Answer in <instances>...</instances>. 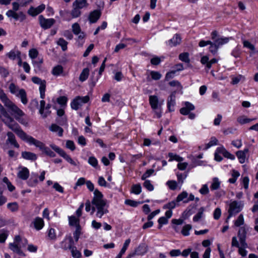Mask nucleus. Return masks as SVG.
I'll use <instances>...</instances> for the list:
<instances>
[{
  "mask_svg": "<svg viewBox=\"0 0 258 258\" xmlns=\"http://www.w3.org/2000/svg\"><path fill=\"white\" fill-rule=\"evenodd\" d=\"M88 163L94 168L97 167L98 161L97 159L94 156H91L89 158Z\"/></svg>",
  "mask_w": 258,
  "mask_h": 258,
  "instance_id": "obj_61",
  "label": "nucleus"
},
{
  "mask_svg": "<svg viewBox=\"0 0 258 258\" xmlns=\"http://www.w3.org/2000/svg\"><path fill=\"white\" fill-rule=\"evenodd\" d=\"M0 118L10 129L12 130L17 123L9 115L3 106L0 103Z\"/></svg>",
  "mask_w": 258,
  "mask_h": 258,
  "instance_id": "obj_4",
  "label": "nucleus"
},
{
  "mask_svg": "<svg viewBox=\"0 0 258 258\" xmlns=\"http://www.w3.org/2000/svg\"><path fill=\"white\" fill-rule=\"evenodd\" d=\"M81 234V227H78V228H76V230L73 233L74 237L76 242L78 241Z\"/></svg>",
  "mask_w": 258,
  "mask_h": 258,
  "instance_id": "obj_62",
  "label": "nucleus"
},
{
  "mask_svg": "<svg viewBox=\"0 0 258 258\" xmlns=\"http://www.w3.org/2000/svg\"><path fill=\"white\" fill-rule=\"evenodd\" d=\"M12 10H8L6 12V16L9 18H13L15 21L23 22L26 19V15L22 11L17 12L20 8V5L17 2L12 3Z\"/></svg>",
  "mask_w": 258,
  "mask_h": 258,
  "instance_id": "obj_3",
  "label": "nucleus"
},
{
  "mask_svg": "<svg viewBox=\"0 0 258 258\" xmlns=\"http://www.w3.org/2000/svg\"><path fill=\"white\" fill-rule=\"evenodd\" d=\"M168 156L170 158L169 159V162H171L173 160H175L178 162H181L183 160V158L179 155L174 154L173 153H169Z\"/></svg>",
  "mask_w": 258,
  "mask_h": 258,
  "instance_id": "obj_42",
  "label": "nucleus"
},
{
  "mask_svg": "<svg viewBox=\"0 0 258 258\" xmlns=\"http://www.w3.org/2000/svg\"><path fill=\"white\" fill-rule=\"evenodd\" d=\"M179 204L175 200L172 201L163 206V209L171 210L178 206Z\"/></svg>",
  "mask_w": 258,
  "mask_h": 258,
  "instance_id": "obj_39",
  "label": "nucleus"
},
{
  "mask_svg": "<svg viewBox=\"0 0 258 258\" xmlns=\"http://www.w3.org/2000/svg\"><path fill=\"white\" fill-rule=\"evenodd\" d=\"M101 15L100 11L96 10L91 12L89 16V20L90 23H96L100 18Z\"/></svg>",
  "mask_w": 258,
  "mask_h": 258,
  "instance_id": "obj_20",
  "label": "nucleus"
},
{
  "mask_svg": "<svg viewBox=\"0 0 258 258\" xmlns=\"http://www.w3.org/2000/svg\"><path fill=\"white\" fill-rule=\"evenodd\" d=\"M69 223L71 226H75L76 228L81 227L80 225V219L75 216H69Z\"/></svg>",
  "mask_w": 258,
  "mask_h": 258,
  "instance_id": "obj_31",
  "label": "nucleus"
},
{
  "mask_svg": "<svg viewBox=\"0 0 258 258\" xmlns=\"http://www.w3.org/2000/svg\"><path fill=\"white\" fill-rule=\"evenodd\" d=\"M248 149L245 148L243 151L239 150L236 152V155L240 163L242 164L245 162L246 154L248 152Z\"/></svg>",
  "mask_w": 258,
  "mask_h": 258,
  "instance_id": "obj_23",
  "label": "nucleus"
},
{
  "mask_svg": "<svg viewBox=\"0 0 258 258\" xmlns=\"http://www.w3.org/2000/svg\"><path fill=\"white\" fill-rule=\"evenodd\" d=\"M52 74L54 76H64L63 68L61 65L54 67L51 71Z\"/></svg>",
  "mask_w": 258,
  "mask_h": 258,
  "instance_id": "obj_30",
  "label": "nucleus"
},
{
  "mask_svg": "<svg viewBox=\"0 0 258 258\" xmlns=\"http://www.w3.org/2000/svg\"><path fill=\"white\" fill-rule=\"evenodd\" d=\"M149 101L152 109L154 110L158 109L164 103V100L160 102L158 96L156 95H150Z\"/></svg>",
  "mask_w": 258,
  "mask_h": 258,
  "instance_id": "obj_12",
  "label": "nucleus"
},
{
  "mask_svg": "<svg viewBox=\"0 0 258 258\" xmlns=\"http://www.w3.org/2000/svg\"><path fill=\"white\" fill-rule=\"evenodd\" d=\"M217 143L218 140L215 137H211L210 141L206 145L205 149L207 150L212 146L216 145Z\"/></svg>",
  "mask_w": 258,
  "mask_h": 258,
  "instance_id": "obj_54",
  "label": "nucleus"
},
{
  "mask_svg": "<svg viewBox=\"0 0 258 258\" xmlns=\"http://www.w3.org/2000/svg\"><path fill=\"white\" fill-rule=\"evenodd\" d=\"M192 226L190 224L184 225L181 230V233L184 236H188L190 234L189 231L191 229Z\"/></svg>",
  "mask_w": 258,
  "mask_h": 258,
  "instance_id": "obj_53",
  "label": "nucleus"
},
{
  "mask_svg": "<svg viewBox=\"0 0 258 258\" xmlns=\"http://www.w3.org/2000/svg\"><path fill=\"white\" fill-rule=\"evenodd\" d=\"M74 245V240L71 235L66 236L63 240L60 243L61 247L64 250H70Z\"/></svg>",
  "mask_w": 258,
  "mask_h": 258,
  "instance_id": "obj_14",
  "label": "nucleus"
},
{
  "mask_svg": "<svg viewBox=\"0 0 258 258\" xmlns=\"http://www.w3.org/2000/svg\"><path fill=\"white\" fill-rule=\"evenodd\" d=\"M38 19L40 26L44 29L50 28L55 22L54 19H46L42 15H40Z\"/></svg>",
  "mask_w": 258,
  "mask_h": 258,
  "instance_id": "obj_11",
  "label": "nucleus"
},
{
  "mask_svg": "<svg viewBox=\"0 0 258 258\" xmlns=\"http://www.w3.org/2000/svg\"><path fill=\"white\" fill-rule=\"evenodd\" d=\"M124 203L126 205H129L133 207H137L139 204H141V202H137L134 200H126L124 202Z\"/></svg>",
  "mask_w": 258,
  "mask_h": 258,
  "instance_id": "obj_63",
  "label": "nucleus"
},
{
  "mask_svg": "<svg viewBox=\"0 0 258 258\" xmlns=\"http://www.w3.org/2000/svg\"><path fill=\"white\" fill-rule=\"evenodd\" d=\"M16 97L21 99V101L23 104L25 105L28 103L27 94L24 89H21V90H20L19 93L17 95Z\"/></svg>",
  "mask_w": 258,
  "mask_h": 258,
  "instance_id": "obj_37",
  "label": "nucleus"
},
{
  "mask_svg": "<svg viewBox=\"0 0 258 258\" xmlns=\"http://www.w3.org/2000/svg\"><path fill=\"white\" fill-rule=\"evenodd\" d=\"M247 230L245 226L240 227L238 232V237L239 239L240 243H242L243 245L246 246V237Z\"/></svg>",
  "mask_w": 258,
  "mask_h": 258,
  "instance_id": "obj_17",
  "label": "nucleus"
},
{
  "mask_svg": "<svg viewBox=\"0 0 258 258\" xmlns=\"http://www.w3.org/2000/svg\"><path fill=\"white\" fill-rule=\"evenodd\" d=\"M175 104V94L172 93L167 99V107L170 111L174 110V107Z\"/></svg>",
  "mask_w": 258,
  "mask_h": 258,
  "instance_id": "obj_24",
  "label": "nucleus"
},
{
  "mask_svg": "<svg viewBox=\"0 0 258 258\" xmlns=\"http://www.w3.org/2000/svg\"><path fill=\"white\" fill-rule=\"evenodd\" d=\"M179 59L185 63H189L190 59L189 58V53L188 52H183L179 55Z\"/></svg>",
  "mask_w": 258,
  "mask_h": 258,
  "instance_id": "obj_50",
  "label": "nucleus"
},
{
  "mask_svg": "<svg viewBox=\"0 0 258 258\" xmlns=\"http://www.w3.org/2000/svg\"><path fill=\"white\" fill-rule=\"evenodd\" d=\"M0 99L5 106L10 109L15 104L7 97L4 91L0 94Z\"/></svg>",
  "mask_w": 258,
  "mask_h": 258,
  "instance_id": "obj_18",
  "label": "nucleus"
},
{
  "mask_svg": "<svg viewBox=\"0 0 258 258\" xmlns=\"http://www.w3.org/2000/svg\"><path fill=\"white\" fill-rule=\"evenodd\" d=\"M243 207V205L240 202H237L236 201L231 202L229 205L228 210V216L226 219V222H228L231 217L239 213L242 210Z\"/></svg>",
  "mask_w": 258,
  "mask_h": 258,
  "instance_id": "obj_5",
  "label": "nucleus"
},
{
  "mask_svg": "<svg viewBox=\"0 0 258 258\" xmlns=\"http://www.w3.org/2000/svg\"><path fill=\"white\" fill-rule=\"evenodd\" d=\"M9 248L14 252L18 253L19 255L25 256V254L21 249L18 244L15 243H10Z\"/></svg>",
  "mask_w": 258,
  "mask_h": 258,
  "instance_id": "obj_27",
  "label": "nucleus"
},
{
  "mask_svg": "<svg viewBox=\"0 0 258 258\" xmlns=\"http://www.w3.org/2000/svg\"><path fill=\"white\" fill-rule=\"evenodd\" d=\"M72 31L75 35H79L80 33L81 29L78 23H75L72 25Z\"/></svg>",
  "mask_w": 258,
  "mask_h": 258,
  "instance_id": "obj_57",
  "label": "nucleus"
},
{
  "mask_svg": "<svg viewBox=\"0 0 258 258\" xmlns=\"http://www.w3.org/2000/svg\"><path fill=\"white\" fill-rule=\"evenodd\" d=\"M181 42V37L179 36V35L176 34L174 35V36L172 38L170 39L167 42V44L170 47H173L175 46L178 44H179Z\"/></svg>",
  "mask_w": 258,
  "mask_h": 258,
  "instance_id": "obj_26",
  "label": "nucleus"
},
{
  "mask_svg": "<svg viewBox=\"0 0 258 258\" xmlns=\"http://www.w3.org/2000/svg\"><path fill=\"white\" fill-rule=\"evenodd\" d=\"M8 208L12 212H16L18 210L19 206L16 202L10 203L7 205Z\"/></svg>",
  "mask_w": 258,
  "mask_h": 258,
  "instance_id": "obj_55",
  "label": "nucleus"
},
{
  "mask_svg": "<svg viewBox=\"0 0 258 258\" xmlns=\"http://www.w3.org/2000/svg\"><path fill=\"white\" fill-rule=\"evenodd\" d=\"M88 5L87 0H75L73 4V7H77L80 9L87 7Z\"/></svg>",
  "mask_w": 258,
  "mask_h": 258,
  "instance_id": "obj_36",
  "label": "nucleus"
},
{
  "mask_svg": "<svg viewBox=\"0 0 258 258\" xmlns=\"http://www.w3.org/2000/svg\"><path fill=\"white\" fill-rule=\"evenodd\" d=\"M49 130L52 132L57 133L59 137H61L63 135V129L56 124H52L49 127Z\"/></svg>",
  "mask_w": 258,
  "mask_h": 258,
  "instance_id": "obj_35",
  "label": "nucleus"
},
{
  "mask_svg": "<svg viewBox=\"0 0 258 258\" xmlns=\"http://www.w3.org/2000/svg\"><path fill=\"white\" fill-rule=\"evenodd\" d=\"M166 185L168 186L169 189L172 190H175L177 187V182L175 180H168L166 183Z\"/></svg>",
  "mask_w": 258,
  "mask_h": 258,
  "instance_id": "obj_52",
  "label": "nucleus"
},
{
  "mask_svg": "<svg viewBox=\"0 0 258 258\" xmlns=\"http://www.w3.org/2000/svg\"><path fill=\"white\" fill-rule=\"evenodd\" d=\"M204 210L203 208L200 209L198 213L193 218V221L194 222H198L201 219L203 215Z\"/></svg>",
  "mask_w": 258,
  "mask_h": 258,
  "instance_id": "obj_59",
  "label": "nucleus"
},
{
  "mask_svg": "<svg viewBox=\"0 0 258 258\" xmlns=\"http://www.w3.org/2000/svg\"><path fill=\"white\" fill-rule=\"evenodd\" d=\"M150 75L153 80H159L162 77V75L158 72L152 71L150 72Z\"/></svg>",
  "mask_w": 258,
  "mask_h": 258,
  "instance_id": "obj_58",
  "label": "nucleus"
},
{
  "mask_svg": "<svg viewBox=\"0 0 258 258\" xmlns=\"http://www.w3.org/2000/svg\"><path fill=\"white\" fill-rule=\"evenodd\" d=\"M50 108L51 105L48 103L46 105L45 101L44 100V99H42V100L40 101L39 113L41 115L42 118H45L50 114Z\"/></svg>",
  "mask_w": 258,
  "mask_h": 258,
  "instance_id": "obj_9",
  "label": "nucleus"
},
{
  "mask_svg": "<svg viewBox=\"0 0 258 258\" xmlns=\"http://www.w3.org/2000/svg\"><path fill=\"white\" fill-rule=\"evenodd\" d=\"M255 119V118H248L244 115H242L239 116L237 118V121L240 124H243L247 123H249L251 121L254 120Z\"/></svg>",
  "mask_w": 258,
  "mask_h": 258,
  "instance_id": "obj_41",
  "label": "nucleus"
},
{
  "mask_svg": "<svg viewBox=\"0 0 258 258\" xmlns=\"http://www.w3.org/2000/svg\"><path fill=\"white\" fill-rule=\"evenodd\" d=\"M21 156L25 160H30L32 161H35L37 158V156L34 153L24 151L21 153Z\"/></svg>",
  "mask_w": 258,
  "mask_h": 258,
  "instance_id": "obj_22",
  "label": "nucleus"
},
{
  "mask_svg": "<svg viewBox=\"0 0 258 258\" xmlns=\"http://www.w3.org/2000/svg\"><path fill=\"white\" fill-rule=\"evenodd\" d=\"M32 81L36 84L39 85L40 97L41 99H44L45 96V92L46 89V81L44 80H41L37 77H33L32 78Z\"/></svg>",
  "mask_w": 258,
  "mask_h": 258,
  "instance_id": "obj_10",
  "label": "nucleus"
},
{
  "mask_svg": "<svg viewBox=\"0 0 258 258\" xmlns=\"http://www.w3.org/2000/svg\"><path fill=\"white\" fill-rule=\"evenodd\" d=\"M57 44L60 46L62 51H66L67 48L68 42L66 41L63 38H60L58 39L56 42Z\"/></svg>",
  "mask_w": 258,
  "mask_h": 258,
  "instance_id": "obj_44",
  "label": "nucleus"
},
{
  "mask_svg": "<svg viewBox=\"0 0 258 258\" xmlns=\"http://www.w3.org/2000/svg\"><path fill=\"white\" fill-rule=\"evenodd\" d=\"M94 197L91 201L92 205L91 214L96 212V217L101 218L104 214L108 213V208L106 200L103 199L102 193L96 189L94 191Z\"/></svg>",
  "mask_w": 258,
  "mask_h": 258,
  "instance_id": "obj_1",
  "label": "nucleus"
},
{
  "mask_svg": "<svg viewBox=\"0 0 258 258\" xmlns=\"http://www.w3.org/2000/svg\"><path fill=\"white\" fill-rule=\"evenodd\" d=\"M70 250L72 256L74 258H81L82 257L81 251L78 250L75 245L70 249Z\"/></svg>",
  "mask_w": 258,
  "mask_h": 258,
  "instance_id": "obj_46",
  "label": "nucleus"
},
{
  "mask_svg": "<svg viewBox=\"0 0 258 258\" xmlns=\"http://www.w3.org/2000/svg\"><path fill=\"white\" fill-rule=\"evenodd\" d=\"M50 147L55 151L57 153H58L61 157L63 158L67 161L70 163L71 164L77 166V164L72 158L71 157L68 155L62 149L56 146L54 144H51Z\"/></svg>",
  "mask_w": 258,
  "mask_h": 258,
  "instance_id": "obj_8",
  "label": "nucleus"
},
{
  "mask_svg": "<svg viewBox=\"0 0 258 258\" xmlns=\"http://www.w3.org/2000/svg\"><path fill=\"white\" fill-rule=\"evenodd\" d=\"M45 6L44 4H41L36 8H34L31 6L28 9L27 13L30 16L35 17L42 12L45 10Z\"/></svg>",
  "mask_w": 258,
  "mask_h": 258,
  "instance_id": "obj_15",
  "label": "nucleus"
},
{
  "mask_svg": "<svg viewBox=\"0 0 258 258\" xmlns=\"http://www.w3.org/2000/svg\"><path fill=\"white\" fill-rule=\"evenodd\" d=\"M188 197V193L185 191H183L182 192L179 194L176 198V200L179 203L180 202L182 201L184 203V201L187 199Z\"/></svg>",
  "mask_w": 258,
  "mask_h": 258,
  "instance_id": "obj_49",
  "label": "nucleus"
},
{
  "mask_svg": "<svg viewBox=\"0 0 258 258\" xmlns=\"http://www.w3.org/2000/svg\"><path fill=\"white\" fill-rule=\"evenodd\" d=\"M38 175L36 173L32 172L30 178L27 181V184L29 186L34 187L38 183Z\"/></svg>",
  "mask_w": 258,
  "mask_h": 258,
  "instance_id": "obj_25",
  "label": "nucleus"
},
{
  "mask_svg": "<svg viewBox=\"0 0 258 258\" xmlns=\"http://www.w3.org/2000/svg\"><path fill=\"white\" fill-rule=\"evenodd\" d=\"M132 193H133L135 195H139L142 192V187L140 184H133L131 188Z\"/></svg>",
  "mask_w": 258,
  "mask_h": 258,
  "instance_id": "obj_43",
  "label": "nucleus"
},
{
  "mask_svg": "<svg viewBox=\"0 0 258 258\" xmlns=\"http://www.w3.org/2000/svg\"><path fill=\"white\" fill-rule=\"evenodd\" d=\"M240 243V246L238 247V253L242 256H245L247 254V251L246 248L247 247V244L246 243V246L243 245L242 243Z\"/></svg>",
  "mask_w": 258,
  "mask_h": 258,
  "instance_id": "obj_47",
  "label": "nucleus"
},
{
  "mask_svg": "<svg viewBox=\"0 0 258 258\" xmlns=\"http://www.w3.org/2000/svg\"><path fill=\"white\" fill-rule=\"evenodd\" d=\"M10 109L13 112L17 119H18L19 117L25 115L24 112L15 104H14Z\"/></svg>",
  "mask_w": 258,
  "mask_h": 258,
  "instance_id": "obj_28",
  "label": "nucleus"
},
{
  "mask_svg": "<svg viewBox=\"0 0 258 258\" xmlns=\"http://www.w3.org/2000/svg\"><path fill=\"white\" fill-rule=\"evenodd\" d=\"M29 169L25 167H19L18 168V172L17 173V176L20 179L26 180H27L29 176Z\"/></svg>",
  "mask_w": 258,
  "mask_h": 258,
  "instance_id": "obj_16",
  "label": "nucleus"
},
{
  "mask_svg": "<svg viewBox=\"0 0 258 258\" xmlns=\"http://www.w3.org/2000/svg\"><path fill=\"white\" fill-rule=\"evenodd\" d=\"M148 246L145 243H141L135 250L136 255H143L148 251Z\"/></svg>",
  "mask_w": 258,
  "mask_h": 258,
  "instance_id": "obj_21",
  "label": "nucleus"
},
{
  "mask_svg": "<svg viewBox=\"0 0 258 258\" xmlns=\"http://www.w3.org/2000/svg\"><path fill=\"white\" fill-rule=\"evenodd\" d=\"M211 39L213 40L212 43H215L217 45V50L219 47L224 44L227 43L232 37H218V32L217 31H213L211 34Z\"/></svg>",
  "mask_w": 258,
  "mask_h": 258,
  "instance_id": "obj_6",
  "label": "nucleus"
},
{
  "mask_svg": "<svg viewBox=\"0 0 258 258\" xmlns=\"http://www.w3.org/2000/svg\"><path fill=\"white\" fill-rule=\"evenodd\" d=\"M89 75V69L88 68L84 69L80 75L79 80L82 82L86 81L88 79Z\"/></svg>",
  "mask_w": 258,
  "mask_h": 258,
  "instance_id": "obj_38",
  "label": "nucleus"
},
{
  "mask_svg": "<svg viewBox=\"0 0 258 258\" xmlns=\"http://www.w3.org/2000/svg\"><path fill=\"white\" fill-rule=\"evenodd\" d=\"M208 45H210V47L209 48V51L213 55H215L218 52L217 45H216L217 44L216 43H212V41L210 40L205 41L203 40H201L199 43V46L201 47L206 46Z\"/></svg>",
  "mask_w": 258,
  "mask_h": 258,
  "instance_id": "obj_13",
  "label": "nucleus"
},
{
  "mask_svg": "<svg viewBox=\"0 0 258 258\" xmlns=\"http://www.w3.org/2000/svg\"><path fill=\"white\" fill-rule=\"evenodd\" d=\"M9 235V231L5 229L0 231V242H5L8 236Z\"/></svg>",
  "mask_w": 258,
  "mask_h": 258,
  "instance_id": "obj_45",
  "label": "nucleus"
},
{
  "mask_svg": "<svg viewBox=\"0 0 258 258\" xmlns=\"http://www.w3.org/2000/svg\"><path fill=\"white\" fill-rule=\"evenodd\" d=\"M13 128L12 130L22 140L28 142L30 145H34L36 147L38 148L41 151H43L45 147L44 144L38 140H36L33 137L27 135L20 128L19 125L18 123L15 124L14 127Z\"/></svg>",
  "mask_w": 258,
  "mask_h": 258,
  "instance_id": "obj_2",
  "label": "nucleus"
},
{
  "mask_svg": "<svg viewBox=\"0 0 258 258\" xmlns=\"http://www.w3.org/2000/svg\"><path fill=\"white\" fill-rule=\"evenodd\" d=\"M32 224L33 225L34 228L38 231L43 228L44 226V222L42 218L37 217L34 218L32 222Z\"/></svg>",
  "mask_w": 258,
  "mask_h": 258,
  "instance_id": "obj_19",
  "label": "nucleus"
},
{
  "mask_svg": "<svg viewBox=\"0 0 258 258\" xmlns=\"http://www.w3.org/2000/svg\"><path fill=\"white\" fill-rule=\"evenodd\" d=\"M200 193L202 195H206L210 192L208 184H205L202 185L201 188L199 190Z\"/></svg>",
  "mask_w": 258,
  "mask_h": 258,
  "instance_id": "obj_60",
  "label": "nucleus"
},
{
  "mask_svg": "<svg viewBox=\"0 0 258 258\" xmlns=\"http://www.w3.org/2000/svg\"><path fill=\"white\" fill-rule=\"evenodd\" d=\"M143 186L150 191H153L154 188L153 185L151 183V181L149 180H145V181L143 183Z\"/></svg>",
  "mask_w": 258,
  "mask_h": 258,
  "instance_id": "obj_56",
  "label": "nucleus"
},
{
  "mask_svg": "<svg viewBox=\"0 0 258 258\" xmlns=\"http://www.w3.org/2000/svg\"><path fill=\"white\" fill-rule=\"evenodd\" d=\"M9 89L11 93L15 95L16 96H17V95H18L20 90H21V89H20L18 86L13 83L10 84Z\"/></svg>",
  "mask_w": 258,
  "mask_h": 258,
  "instance_id": "obj_40",
  "label": "nucleus"
},
{
  "mask_svg": "<svg viewBox=\"0 0 258 258\" xmlns=\"http://www.w3.org/2000/svg\"><path fill=\"white\" fill-rule=\"evenodd\" d=\"M38 55V51L35 48H32L29 51V56L32 59L36 58Z\"/></svg>",
  "mask_w": 258,
  "mask_h": 258,
  "instance_id": "obj_64",
  "label": "nucleus"
},
{
  "mask_svg": "<svg viewBox=\"0 0 258 258\" xmlns=\"http://www.w3.org/2000/svg\"><path fill=\"white\" fill-rule=\"evenodd\" d=\"M221 185V181L219 180L218 178L214 177L212 179L211 184L210 185V189L212 190H216L220 188Z\"/></svg>",
  "mask_w": 258,
  "mask_h": 258,
  "instance_id": "obj_34",
  "label": "nucleus"
},
{
  "mask_svg": "<svg viewBox=\"0 0 258 258\" xmlns=\"http://www.w3.org/2000/svg\"><path fill=\"white\" fill-rule=\"evenodd\" d=\"M217 151L219 153H221L225 157L228 159H230L233 160L235 158L234 155L227 151L224 147L218 148L217 149Z\"/></svg>",
  "mask_w": 258,
  "mask_h": 258,
  "instance_id": "obj_32",
  "label": "nucleus"
},
{
  "mask_svg": "<svg viewBox=\"0 0 258 258\" xmlns=\"http://www.w3.org/2000/svg\"><path fill=\"white\" fill-rule=\"evenodd\" d=\"M89 97L85 96L83 97L78 96L71 102V106L73 109L77 110L83 104L87 103L89 101Z\"/></svg>",
  "mask_w": 258,
  "mask_h": 258,
  "instance_id": "obj_7",
  "label": "nucleus"
},
{
  "mask_svg": "<svg viewBox=\"0 0 258 258\" xmlns=\"http://www.w3.org/2000/svg\"><path fill=\"white\" fill-rule=\"evenodd\" d=\"M8 139L7 142L13 145L15 147L18 148L19 145L16 141L15 135L12 132H8L7 133Z\"/></svg>",
  "mask_w": 258,
  "mask_h": 258,
  "instance_id": "obj_29",
  "label": "nucleus"
},
{
  "mask_svg": "<svg viewBox=\"0 0 258 258\" xmlns=\"http://www.w3.org/2000/svg\"><path fill=\"white\" fill-rule=\"evenodd\" d=\"M6 56H8L10 59L15 60L20 57L21 56V52L18 50H11L10 52L6 54Z\"/></svg>",
  "mask_w": 258,
  "mask_h": 258,
  "instance_id": "obj_33",
  "label": "nucleus"
},
{
  "mask_svg": "<svg viewBox=\"0 0 258 258\" xmlns=\"http://www.w3.org/2000/svg\"><path fill=\"white\" fill-rule=\"evenodd\" d=\"M81 10L77 7H73V9L71 13L72 18H76L79 17L81 15Z\"/></svg>",
  "mask_w": 258,
  "mask_h": 258,
  "instance_id": "obj_48",
  "label": "nucleus"
},
{
  "mask_svg": "<svg viewBox=\"0 0 258 258\" xmlns=\"http://www.w3.org/2000/svg\"><path fill=\"white\" fill-rule=\"evenodd\" d=\"M234 225L236 227H240L244 223V217L242 214H240L237 219L234 221Z\"/></svg>",
  "mask_w": 258,
  "mask_h": 258,
  "instance_id": "obj_51",
  "label": "nucleus"
}]
</instances>
